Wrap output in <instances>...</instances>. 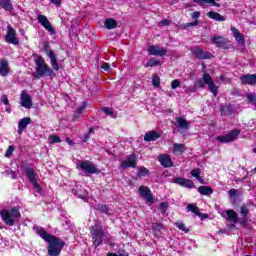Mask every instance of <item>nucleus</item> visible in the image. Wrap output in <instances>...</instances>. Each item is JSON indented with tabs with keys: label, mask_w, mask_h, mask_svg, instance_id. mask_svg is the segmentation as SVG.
<instances>
[{
	"label": "nucleus",
	"mask_w": 256,
	"mask_h": 256,
	"mask_svg": "<svg viewBox=\"0 0 256 256\" xmlns=\"http://www.w3.org/2000/svg\"><path fill=\"white\" fill-rule=\"evenodd\" d=\"M51 143H61V138L57 135L50 136Z\"/></svg>",
	"instance_id": "49530a36"
},
{
	"label": "nucleus",
	"mask_w": 256,
	"mask_h": 256,
	"mask_svg": "<svg viewBox=\"0 0 256 256\" xmlns=\"http://www.w3.org/2000/svg\"><path fill=\"white\" fill-rule=\"evenodd\" d=\"M175 225L176 227H178V229H180V231H184V233H189V229L187 228V226H185L183 222H176Z\"/></svg>",
	"instance_id": "e433bc0d"
},
{
	"label": "nucleus",
	"mask_w": 256,
	"mask_h": 256,
	"mask_svg": "<svg viewBox=\"0 0 256 256\" xmlns=\"http://www.w3.org/2000/svg\"><path fill=\"white\" fill-rule=\"evenodd\" d=\"M157 65H161V62H159V60H157L155 58H150L146 62V67H157Z\"/></svg>",
	"instance_id": "72a5a7b5"
},
{
	"label": "nucleus",
	"mask_w": 256,
	"mask_h": 256,
	"mask_svg": "<svg viewBox=\"0 0 256 256\" xmlns=\"http://www.w3.org/2000/svg\"><path fill=\"white\" fill-rule=\"evenodd\" d=\"M138 191L141 197L146 199L148 203H151L152 205L155 203V198H153V194H151V190H149L147 186H140Z\"/></svg>",
	"instance_id": "9b49d317"
},
{
	"label": "nucleus",
	"mask_w": 256,
	"mask_h": 256,
	"mask_svg": "<svg viewBox=\"0 0 256 256\" xmlns=\"http://www.w3.org/2000/svg\"><path fill=\"white\" fill-rule=\"evenodd\" d=\"M153 229H154L155 231H161V229H163V225H162V224H155V225L153 226Z\"/></svg>",
	"instance_id": "6e6d98bb"
},
{
	"label": "nucleus",
	"mask_w": 256,
	"mask_h": 256,
	"mask_svg": "<svg viewBox=\"0 0 256 256\" xmlns=\"http://www.w3.org/2000/svg\"><path fill=\"white\" fill-rule=\"evenodd\" d=\"M152 85L154 87H159V85H161V80L159 79V76L157 75L152 76Z\"/></svg>",
	"instance_id": "58836bf2"
},
{
	"label": "nucleus",
	"mask_w": 256,
	"mask_h": 256,
	"mask_svg": "<svg viewBox=\"0 0 256 256\" xmlns=\"http://www.w3.org/2000/svg\"><path fill=\"white\" fill-rule=\"evenodd\" d=\"M37 19L38 23H40V25H42V27H44L46 31H48L52 35H55V28L53 27V25H51V22L49 21V19H47V16L39 15Z\"/></svg>",
	"instance_id": "9d476101"
},
{
	"label": "nucleus",
	"mask_w": 256,
	"mask_h": 256,
	"mask_svg": "<svg viewBox=\"0 0 256 256\" xmlns=\"http://www.w3.org/2000/svg\"><path fill=\"white\" fill-rule=\"evenodd\" d=\"M2 103H4V105H9V99L8 98H3Z\"/></svg>",
	"instance_id": "bf43d9fd"
},
{
	"label": "nucleus",
	"mask_w": 256,
	"mask_h": 256,
	"mask_svg": "<svg viewBox=\"0 0 256 256\" xmlns=\"http://www.w3.org/2000/svg\"><path fill=\"white\" fill-rule=\"evenodd\" d=\"M190 174L192 175V177L197 179V181H199V183H201V185H205V180H203V178H201V169L195 168L190 171Z\"/></svg>",
	"instance_id": "393cba45"
},
{
	"label": "nucleus",
	"mask_w": 256,
	"mask_h": 256,
	"mask_svg": "<svg viewBox=\"0 0 256 256\" xmlns=\"http://www.w3.org/2000/svg\"><path fill=\"white\" fill-rule=\"evenodd\" d=\"M181 87V81L179 79H175L171 82V89H178Z\"/></svg>",
	"instance_id": "79ce46f5"
},
{
	"label": "nucleus",
	"mask_w": 256,
	"mask_h": 256,
	"mask_svg": "<svg viewBox=\"0 0 256 256\" xmlns=\"http://www.w3.org/2000/svg\"><path fill=\"white\" fill-rule=\"evenodd\" d=\"M160 209H161L162 213H165V211H167V204L165 202H161Z\"/></svg>",
	"instance_id": "5fc2aeb1"
},
{
	"label": "nucleus",
	"mask_w": 256,
	"mask_h": 256,
	"mask_svg": "<svg viewBox=\"0 0 256 256\" xmlns=\"http://www.w3.org/2000/svg\"><path fill=\"white\" fill-rule=\"evenodd\" d=\"M25 174L27 175L30 183L36 189L37 193H41V186L39 185V182H37V174L35 173V170L33 168H26Z\"/></svg>",
	"instance_id": "6e6552de"
},
{
	"label": "nucleus",
	"mask_w": 256,
	"mask_h": 256,
	"mask_svg": "<svg viewBox=\"0 0 256 256\" xmlns=\"http://www.w3.org/2000/svg\"><path fill=\"white\" fill-rule=\"evenodd\" d=\"M221 113L222 115H231L232 111H231V107L229 106H223L221 108Z\"/></svg>",
	"instance_id": "a19ab883"
},
{
	"label": "nucleus",
	"mask_w": 256,
	"mask_h": 256,
	"mask_svg": "<svg viewBox=\"0 0 256 256\" xmlns=\"http://www.w3.org/2000/svg\"><path fill=\"white\" fill-rule=\"evenodd\" d=\"M206 16L209 17V19H213L214 21L223 22L226 20L225 16L219 14L218 12H214V11L207 12Z\"/></svg>",
	"instance_id": "5701e85b"
},
{
	"label": "nucleus",
	"mask_w": 256,
	"mask_h": 256,
	"mask_svg": "<svg viewBox=\"0 0 256 256\" xmlns=\"http://www.w3.org/2000/svg\"><path fill=\"white\" fill-rule=\"evenodd\" d=\"M212 41L215 43L217 47H225V43H227V39L221 36H214Z\"/></svg>",
	"instance_id": "bb28decb"
},
{
	"label": "nucleus",
	"mask_w": 256,
	"mask_h": 256,
	"mask_svg": "<svg viewBox=\"0 0 256 256\" xmlns=\"http://www.w3.org/2000/svg\"><path fill=\"white\" fill-rule=\"evenodd\" d=\"M173 147V153L175 155H179V153H183L185 151V144L174 143Z\"/></svg>",
	"instance_id": "473e14b6"
},
{
	"label": "nucleus",
	"mask_w": 256,
	"mask_h": 256,
	"mask_svg": "<svg viewBox=\"0 0 256 256\" xmlns=\"http://www.w3.org/2000/svg\"><path fill=\"white\" fill-rule=\"evenodd\" d=\"M240 225H242V227H246L247 226V218L243 217L242 219H240Z\"/></svg>",
	"instance_id": "4d7b16f0"
},
{
	"label": "nucleus",
	"mask_w": 256,
	"mask_h": 256,
	"mask_svg": "<svg viewBox=\"0 0 256 256\" xmlns=\"http://www.w3.org/2000/svg\"><path fill=\"white\" fill-rule=\"evenodd\" d=\"M161 137V134L157 131H148L144 136V141L151 142L157 141Z\"/></svg>",
	"instance_id": "412c9836"
},
{
	"label": "nucleus",
	"mask_w": 256,
	"mask_h": 256,
	"mask_svg": "<svg viewBox=\"0 0 256 256\" xmlns=\"http://www.w3.org/2000/svg\"><path fill=\"white\" fill-rule=\"evenodd\" d=\"M240 133L241 131L239 130H232L226 135L218 136L217 141L219 143H232V141H235L239 137Z\"/></svg>",
	"instance_id": "1a4fd4ad"
},
{
	"label": "nucleus",
	"mask_w": 256,
	"mask_h": 256,
	"mask_svg": "<svg viewBox=\"0 0 256 256\" xmlns=\"http://www.w3.org/2000/svg\"><path fill=\"white\" fill-rule=\"evenodd\" d=\"M81 113L77 112V110L75 111L72 120L73 121H79V119H81Z\"/></svg>",
	"instance_id": "864d4df0"
},
{
	"label": "nucleus",
	"mask_w": 256,
	"mask_h": 256,
	"mask_svg": "<svg viewBox=\"0 0 256 256\" xmlns=\"http://www.w3.org/2000/svg\"><path fill=\"white\" fill-rule=\"evenodd\" d=\"M36 74L38 77H51L53 70L45 63V60L41 56H37L35 59Z\"/></svg>",
	"instance_id": "20e7f679"
},
{
	"label": "nucleus",
	"mask_w": 256,
	"mask_h": 256,
	"mask_svg": "<svg viewBox=\"0 0 256 256\" xmlns=\"http://www.w3.org/2000/svg\"><path fill=\"white\" fill-rule=\"evenodd\" d=\"M168 25H171V20H169V19L161 20V21L158 23V26H159V27H168Z\"/></svg>",
	"instance_id": "37998d69"
},
{
	"label": "nucleus",
	"mask_w": 256,
	"mask_h": 256,
	"mask_svg": "<svg viewBox=\"0 0 256 256\" xmlns=\"http://www.w3.org/2000/svg\"><path fill=\"white\" fill-rule=\"evenodd\" d=\"M21 97H29V93H27V91H22Z\"/></svg>",
	"instance_id": "052dcab7"
},
{
	"label": "nucleus",
	"mask_w": 256,
	"mask_h": 256,
	"mask_svg": "<svg viewBox=\"0 0 256 256\" xmlns=\"http://www.w3.org/2000/svg\"><path fill=\"white\" fill-rule=\"evenodd\" d=\"M10 176H11V179H15L17 177L14 171H10Z\"/></svg>",
	"instance_id": "680f3d73"
},
{
	"label": "nucleus",
	"mask_w": 256,
	"mask_h": 256,
	"mask_svg": "<svg viewBox=\"0 0 256 256\" xmlns=\"http://www.w3.org/2000/svg\"><path fill=\"white\" fill-rule=\"evenodd\" d=\"M93 133H95V130L90 128V130L83 136V143H87V141H89V137H91V134Z\"/></svg>",
	"instance_id": "ea45409f"
},
{
	"label": "nucleus",
	"mask_w": 256,
	"mask_h": 256,
	"mask_svg": "<svg viewBox=\"0 0 256 256\" xmlns=\"http://www.w3.org/2000/svg\"><path fill=\"white\" fill-rule=\"evenodd\" d=\"M104 27H105L106 29H109V30H111V29H116V27H117V21H115L114 19L108 18V19H106L105 22H104Z\"/></svg>",
	"instance_id": "c756f323"
},
{
	"label": "nucleus",
	"mask_w": 256,
	"mask_h": 256,
	"mask_svg": "<svg viewBox=\"0 0 256 256\" xmlns=\"http://www.w3.org/2000/svg\"><path fill=\"white\" fill-rule=\"evenodd\" d=\"M27 125H31V118L26 117L20 120L18 124V133L21 135L23 133L24 129H27Z\"/></svg>",
	"instance_id": "4be33fe9"
},
{
	"label": "nucleus",
	"mask_w": 256,
	"mask_h": 256,
	"mask_svg": "<svg viewBox=\"0 0 256 256\" xmlns=\"http://www.w3.org/2000/svg\"><path fill=\"white\" fill-rule=\"evenodd\" d=\"M66 142L68 145H73V141H71V139H69V138H66Z\"/></svg>",
	"instance_id": "e2e57ef3"
},
{
	"label": "nucleus",
	"mask_w": 256,
	"mask_h": 256,
	"mask_svg": "<svg viewBox=\"0 0 256 256\" xmlns=\"http://www.w3.org/2000/svg\"><path fill=\"white\" fill-rule=\"evenodd\" d=\"M148 53H150V55L163 57L164 55H167V49L159 46H149Z\"/></svg>",
	"instance_id": "4468645a"
},
{
	"label": "nucleus",
	"mask_w": 256,
	"mask_h": 256,
	"mask_svg": "<svg viewBox=\"0 0 256 256\" xmlns=\"http://www.w3.org/2000/svg\"><path fill=\"white\" fill-rule=\"evenodd\" d=\"M102 111L105 113V115L112 117V119H117V113H115V110H113V108L104 107L102 108Z\"/></svg>",
	"instance_id": "7c9ffc66"
},
{
	"label": "nucleus",
	"mask_w": 256,
	"mask_h": 256,
	"mask_svg": "<svg viewBox=\"0 0 256 256\" xmlns=\"http://www.w3.org/2000/svg\"><path fill=\"white\" fill-rule=\"evenodd\" d=\"M240 213L242 217L247 218V216L249 215V207H247V205H242L240 207Z\"/></svg>",
	"instance_id": "f704fd0d"
},
{
	"label": "nucleus",
	"mask_w": 256,
	"mask_h": 256,
	"mask_svg": "<svg viewBox=\"0 0 256 256\" xmlns=\"http://www.w3.org/2000/svg\"><path fill=\"white\" fill-rule=\"evenodd\" d=\"M230 31L232 32L234 39L238 43H241V45H245V37H243V34H241V32H239L237 28L231 27Z\"/></svg>",
	"instance_id": "6ab92c4d"
},
{
	"label": "nucleus",
	"mask_w": 256,
	"mask_h": 256,
	"mask_svg": "<svg viewBox=\"0 0 256 256\" xmlns=\"http://www.w3.org/2000/svg\"><path fill=\"white\" fill-rule=\"evenodd\" d=\"M191 17H192V19H194V21H197V19H199L201 17V12L196 11L191 14Z\"/></svg>",
	"instance_id": "8fccbe9b"
},
{
	"label": "nucleus",
	"mask_w": 256,
	"mask_h": 256,
	"mask_svg": "<svg viewBox=\"0 0 256 256\" xmlns=\"http://www.w3.org/2000/svg\"><path fill=\"white\" fill-rule=\"evenodd\" d=\"M226 215L228 217V221H231V223H237L239 221V216L235 210H227Z\"/></svg>",
	"instance_id": "a878e982"
},
{
	"label": "nucleus",
	"mask_w": 256,
	"mask_h": 256,
	"mask_svg": "<svg viewBox=\"0 0 256 256\" xmlns=\"http://www.w3.org/2000/svg\"><path fill=\"white\" fill-rule=\"evenodd\" d=\"M138 175L139 177H147V175H149V169L145 167H140L138 171Z\"/></svg>",
	"instance_id": "c9c22d12"
},
{
	"label": "nucleus",
	"mask_w": 256,
	"mask_h": 256,
	"mask_svg": "<svg viewBox=\"0 0 256 256\" xmlns=\"http://www.w3.org/2000/svg\"><path fill=\"white\" fill-rule=\"evenodd\" d=\"M34 231L39 235L46 243H48V255L50 256H59L61 251L65 247V242L60 238L52 236L45 231L42 227L34 226Z\"/></svg>",
	"instance_id": "f257e3e1"
},
{
	"label": "nucleus",
	"mask_w": 256,
	"mask_h": 256,
	"mask_svg": "<svg viewBox=\"0 0 256 256\" xmlns=\"http://www.w3.org/2000/svg\"><path fill=\"white\" fill-rule=\"evenodd\" d=\"M242 85H256V74H245L240 78Z\"/></svg>",
	"instance_id": "2eb2a0df"
},
{
	"label": "nucleus",
	"mask_w": 256,
	"mask_h": 256,
	"mask_svg": "<svg viewBox=\"0 0 256 256\" xmlns=\"http://www.w3.org/2000/svg\"><path fill=\"white\" fill-rule=\"evenodd\" d=\"M53 5H61V0H50Z\"/></svg>",
	"instance_id": "13d9d810"
},
{
	"label": "nucleus",
	"mask_w": 256,
	"mask_h": 256,
	"mask_svg": "<svg viewBox=\"0 0 256 256\" xmlns=\"http://www.w3.org/2000/svg\"><path fill=\"white\" fill-rule=\"evenodd\" d=\"M0 75H1V77H7V75H9V62H7V60L1 61Z\"/></svg>",
	"instance_id": "b1692460"
},
{
	"label": "nucleus",
	"mask_w": 256,
	"mask_h": 256,
	"mask_svg": "<svg viewBox=\"0 0 256 256\" xmlns=\"http://www.w3.org/2000/svg\"><path fill=\"white\" fill-rule=\"evenodd\" d=\"M249 101H253V98H249Z\"/></svg>",
	"instance_id": "0e129e2a"
},
{
	"label": "nucleus",
	"mask_w": 256,
	"mask_h": 256,
	"mask_svg": "<svg viewBox=\"0 0 256 256\" xmlns=\"http://www.w3.org/2000/svg\"><path fill=\"white\" fill-rule=\"evenodd\" d=\"M198 193H200V195H213V188L211 187H207V186H200L198 187Z\"/></svg>",
	"instance_id": "cd10ccee"
},
{
	"label": "nucleus",
	"mask_w": 256,
	"mask_h": 256,
	"mask_svg": "<svg viewBox=\"0 0 256 256\" xmlns=\"http://www.w3.org/2000/svg\"><path fill=\"white\" fill-rule=\"evenodd\" d=\"M77 169H81V171H83V173H86L87 175L99 173V169L97 168V166L89 160L79 162V164H77Z\"/></svg>",
	"instance_id": "423d86ee"
},
{
	"label": "nucleus",
	"mask_w": 256,
	"mask_h": 256,
	"mask_svg": "<svg viewBox=\"0 0 256 256\" xmlns=\"http://www.w3.org/2000/svg\"><path fill=\"white\" fill-rule=\"evenodd\" d=\"M86 108H87V102H83L82 105L80 107H78V109L76 111L83 115Z\"/></svg>",
	"instance_id": "c03bdc74"
},
{
	"label": "nucleus",
	"mask_w": 256,
	"mask_h": 256,
	"mask_svg": "<svg viewBox=\"0 0 256 256\" xmlns=\"http://www.w3.org/2000/svg\"><path fill=\"white\" fill-rule=\"evenodd\" d=\"M0 215L4 223L9 227H13V225H15V219H19V217H21V212H19V209L17 208L4 209L1 210Z\"/></svg>",
	"instance_id": "7ed1b4c3"
},
{
	"label": "nucleus",
	"mask_w": 256,
	"mask_h": 256,
	"mask_svg": "<svg viewBox=\"0 0 256 256\" xmlns=\"http://www.w3.org/2000/svg\"><path fill=\"white\" fill-rule=\"evenodd\" d=\"M228 195L231 199H233V197H237V190L236 189H230L228 191Z\"/></svg>",
	"instance_id": "09e8293b"
},
{
	"label": "nucleus",
	"mask_w": 256,
	"mask_h": 256,
	"mask_svg": "<svg viewBox=\"0 0 256 256\" xmlns=\"http://www.w3.org/2000/svg\"><path fill=\"white\" fill-rule=\"evenodd\" d=\"M176 127H178L180 133H183V131H187L189 129V122H187L185 118L177 117Z\"/></svg>",
	"instance_id": "a211bd4d"
},
{
	"label": "nucleus",
	"mask_w": 256,
	"mask_h": 256,
	"mask_svg": "<svg viewBox=\"0 0 256 256\" xmlns=\"http://www.w3.org/2000/svg\"><path fill=\"white\" fill-rule=\"evenodd\" d=\"M5 41L6 43H10L11 45H19V38H17V31L14 30L11 25L7 26Z\"/></svg>",
	"instance_id": "0eeeda50"
},
{
	"label": "nucleus",
	"mask_w": 256,
	"mask_h": 256,
	"mask_svg": "<svg viewBox=\"0 0 256 256\" xmlns=\"http://www.w3.org/2000/svg\"><path fill=\"white\" fill-rule=\"evenodd\" d=\"M0 7H2V9H5V11H11V9H13V5L9 0H0Z\"/></svg>",
	"instance_id": "2f4dec72"
},
{
	"label": "nucleus",
	"mask_w": 256,
	"mask_h": 256,
	"mask_svg": "<svg viewBox=\"0 0 256 256\" xmlns=\"http://www.w3.org/2000/svg\"><path fill=\"white\" fill-rule=\"evenodd\" d=\"M254 153H256V148L254 149Z\"/></svg>",
	"instance_id": "69168bd1"
},
{
	"label": "nucleus",
	"mask_w": 256,
	"mask_h": 256,
	"mask_svg": "<svg viewBox=\"0 0 256 256\" xmlns=\"http://www.w3.org/2000/svg\"><path fill=\"white\" fill-rule=\"evenodd\" d=\"M174 183L180 185V187H185L186 189H194L195 187V183L187 178L176 177L174 178Z\"/></svg>",
	"instance_id": "ddd939ff"
},
{
	"label": "nucleus",
	"mask_w": 256,
	"mask_h": 256,
	"mask_svg": "<svg viewBox=\"0 0 256 256\" xmlns=\"http://www.w3.org/2000/svg\"><path fill=\"white\" fill-rule=\"evenodd\" d=\"M20 103L22 107H25V109H31V107H33V101L30 97H22Z\"/></svg>",
	"instance_id": "c85d7f7f"
},
{
	"label": "nucleus",
	"mask_w": 256,
	"mask_h": 256,
	"mask_svg": "<svg viewBox=\"0 0 256 256\" xmlns=\"http://www.w3.org/2000/svg\"><path fill=\"white\" fill-rule=\"evenodd\" d=\"M98 209L101 211V213H106V215H109V209H107L105 205L99 206Z\"/></svg>",
	"instance_id": "3c124183"
},
{
	"label": "nucleus",
	"mask_w": 256,
	"mask_h": 256,
	"mask_svg": "<svg viewBox=\"0 0 256 256\" xmlns=\"http://www.w3.org/2000/svg\"><path fill=\"white\" fill-rule=\"evenodd\" d=\"M194 85L195 87H205V85H208L209 91H211L214 96L217 95L218 88L215 83H213V78H211V75H209L208 73H204L202 79L195 82Z\"/></svg>",
	"instance_id": "39448f33"
},
{
	"label": "nucleus",
	"mask_w": 256,
	"mask_h": 256,
	"mask_svg": "<svg viewBox=\"0 0 256 256\" xmlns=\"http://www.w3.org/2000/svg\"><path fill=\"white\" fill-rule=\"evenodd\" d=\"M13 151H15V146L10 145L6 151V157H11V155H13Z\"/></svg>",
	"instance_id": "a18cd8bd"
},
{
	"label": "nucleus",
	"mask_w": 256,
	"mask_h": 256,
	"mask_svg": "<svg viewBox=\"0 0 256 256\" xmlns=\"http://www.w3.org/2000/svg\"><path fill=\"white\" fill-rule=\"evenodd\" d=\"M158 161L162 167L165 168H169L173 165V161L171 160V156L169 154H160L158 156Z\"/></svg>",
	"instance_id": "f3484780"
},
{
	"label": "nucleus",
	"mask_w": 256,
	"mask_h": 256,
	"mask_svg": "<svg viewBox=\"0 0 256 256\" xmlns=\"http://www.w3.org/2000/svg\"><path fill=\"white\" fill-rule=\"evenodd\" d=\"M101 69H103L104 71H107L109 73V72H111V65H109V63H104V64H102Z\"/></svg>",
	"instance_id": "de8ad7c7"
},
{
	"label": "nucleus",
	"mask_w": 256,
	"mask_h": 256,
	"mask_svg": "<svg viewBox=\"0 0 256 256\" xmlns=\"http://www.w3.org/2000/svg\"><path fill=\"white\" fill-rule=\"evenodd\" d=\"M47 55L50 58V63L55 71H59V63L57 62V56L55 55V52L53 50H49L47 52Z\"/></svg>",
	"instance_id": "aec40b11"
},
{
	"label": "nucleus",
	"mask_w": 256,
	"mask_h": 256,
	"mask_svg": "<svg viewBox=\"0 0 256 256\" xmlns=\"http://www.w3.org/2000/svg\"><path fill=\"white\" fill-rule=\"evenodd\" d=\"M121 167H123V169H127L129 167L135 169V167H137V156L135 154L127 156V158L122 161Z\"/></svg>",
	"instance_id": "f8f14e48"
},
{
	"label": "nucleus",
	"mask_w": 256,
	"mask_h": 256,
	"mask_svg": "<svg viewBox=\"0 0 256 256\" xmlns=\"http://www.w3.org/2000/svg\"><path fill=\"white\" fill-rule=\"evenodd\" d=\"M191 51L197 59H211L212 57L211 53L204 51L201 48H193Z\"/></svg>",
	"instance_id": "dca6fc26"
},
{
	"label": "nucleus",
	"mask_w": 256,
	"mask_h": 256,
	"mask_svg": "<svg viewBox=\"0 0 256 256\" xmlns=\"http://www.w3.org/2000/svg\"><path fill=\"white\" fill-rule=\"evenodd\" d=\"M196 25H199V20H194L193 22L186 23L185 27H196Z\"/></svg>",
	"instance_id": "603ef678"
},
{
	"label": "nucleus",
	"mask_w": 256,
	"mask_h": 256,
	"mask_svg": "<svg viewBox=\"0 0 256 256\" xmlns=\"http://www.w3.org/2000/svg\"><path fill=\"white\" fill-rule=\"evenodd\" d=\"M90 234L93 240V244L95 247H99L101 243H109L111 241V235L109 233H105L103 228L99 225H94L90 229Z\"/></svg>",
	"instance_id": "f03ea898"
},
{
	"label": "nucleus",
	"mask_w": 256,
	"mask_h": 256,
	"mask_svg": "<svg viewBox=\"0 0 256 256\" xmlns=\"http://www.w3.org/2000/svg\"><path fill=\"white\" fill-rule=\"evenodd\" d=\"M187 209L194 213V215H199V208L195 206V204H189Z\"/></svg>",
	"instance_id": "4c0bfd02"
}]
</instances>
